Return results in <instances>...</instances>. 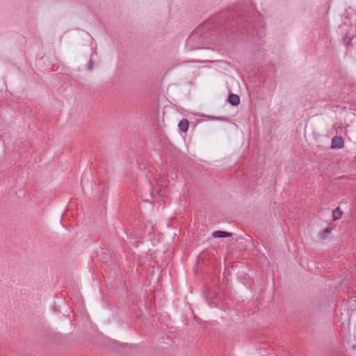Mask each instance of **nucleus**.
I'll use <instances>...</instances> for the list:
<instances>
[{"mask_svg":"<svg viewBox=\"0 0 356 356\" xmlns=\"http://www.w3.org/2000/svg\"><path fill=\"white\" fill-rule=\"evenodd\" d=\"M196 35L212 41L228 38L232 35H247L253 43L262 42L265 36L263 17L254 9L235 6L219 13L199 26L187 39V44L193 41Z\"/></svg>","mask_w":356,"mask_h":356,"instance_id":"f257e3e1","label":"nucleus"},{"mask_svg":"<svg viewBox=\"0 0 356 356\" xmlns=\"http://www.w3.org/2000/svg\"><path fill=\"white\" fill-rule=\"evenodd\" d=\"M344 141L341 136H334L332 139L330 147L332 149H340L343 147Z\"/></svg>","mask_w":356,"mask_h":356,"instance_id":"f03ea898","label":"nucleus"},{"mask_svg":"<svg viewBox=\"0 0 356 356\" xmlns=\"http://www.w3.org/2000/svg\"><path fill=\"white\" fill-rule=\"evenodd\" d=\"M227 102L232 106H238L240 102V97L238 95L230 93L228 95Z\"/></svg>","mask_w":356,"mask_h":356,"instance_id":"7ed1b4c3","label":"nucleus"},{"mask_svg":"<svg viewBox=\"0 0 356 356\" xmlns=\"http://www.w3.org/2000/svg\"><path fill=\"white\" fill-rule=\"evenodd\" d=\"M188 127H189V122H188V120H186V119L181 120L178 124L179 130V131H181V132H184V133L186 132L188 129Z\"/></svg>","mask_w":356,"mask_h":356,"instance_id":"20e7f679","label":"nucleus"},{"mask_svg":"<svg viewBox=\"0 0 356 356\" xmlns=\"http://www.w3.org/2000/svg\"><path fill=\"white\" fill-rule=\"evenodd\" d=\"M343 211L341 210L339 207H337L332 211V216L333 220H337L341 218Z\"/></svg>","mask_w":356,"mask_h":356,"instance_id":"39448f33","label":"nucleus"},{"mask_svg":"<svg viewBox=\"0 0 356 356\" xmlns=\"http://www.w3.org/2000/svg\"><path fill=\"white\" fill-rule=\"evenodd\" d=\"M212 236L214 238H219V237H229L232 236L231 233L223 232V231H215L213 232Z\"/></svg>","mask_w":356,"mask_h":356,"instance_id":"423d86ee","label":"nucleus"},{"mask_svg":"<svg viewBox=\"0 0 356 356\" xmlns=\"http://www.w3.org/2000/svg\"><path fill=\"white\" fill-rule=\"evenodd\" d=\"M332 232V228L330 227H326L321 234H320V238L322 240L327 239L329 236L331 234Z\"/></svg>","mask_w":356,"mask_h":356,"instance_id":"0eeeda50","label":"nucleus"},{"mask_svg":"<svg viewBox=\"0 0 356 356\" xmlns=\"http://www.w3.org/2000/svg\"><path fill=\"white\" fill-rule=\"evenodd\" d=\"M212 118L217 120L223 121V122L229 121V118L227 117H213Z\"/></svg>","mask_w":356,"mask_h":356,"instance_id":"6e6552de","label":"nucleus"},{"mask_svg":"<svg viewBox=\"0 0 356 356\" xmlns=\"http://www.w3.org/2000/svg\"><path fill=\"white\" fill-rule=\"evenodd\" d=\"M89 63H90V65H92V62H91V61H89Z\"/></svg>","mask_w":356,"mask_h":356,"instance_id":"1a4fd4ad","label":"nucleus"}]
</instances>
